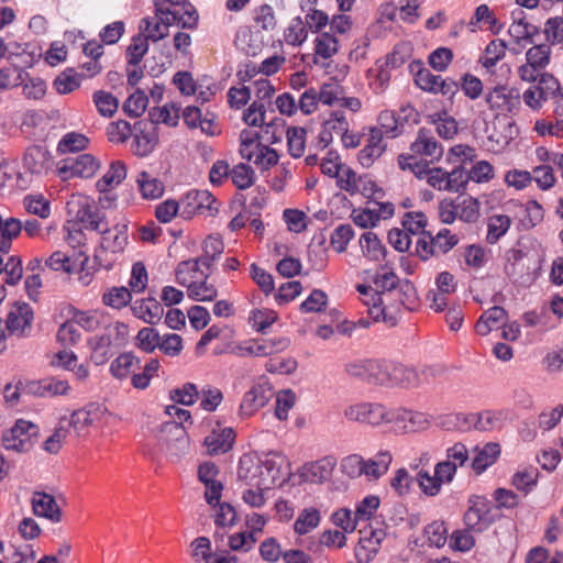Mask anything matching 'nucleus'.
<instances>
[{
    "label": "nucleus",
    "instance_id": "1",
    "mask_svg": "<svg viewBox=\"0 0 563 563\" xmlns=\"http://www.w3.org/2000/svg\"><path fill=\"white\" fill-rule=\"evenodd\" d=\"M467 503L468 507L463 521L465 527L473 532H484L500 518L493 503L485 496L472 495Z\"/></svg>",
    "mask_w": 563,
    "mask_h": 563
},
{
    "label": "nucleus",
    "instance_id": "2",
    "mask_svg": "<svg viewBox=\"0 0 563 563\" xmlns=\"http://www.w3.org/2000/svg\"><path fill=\"white\" fill-rule=\"evenodd\" d=\"M344 417L353 422L379 427L393 423L394 409H388L378 402L363 401L346 407L344 410Z\"/></svg>",
    "mask_w": 563,
    "mask_h": 563
},
{
    "label": "nucleus",
    "instance_id": "3",
    "mask_svg": "<svg viewBox=\"0 0 563 563\" xmlns=\"http://www.w3.org/2000/svg\"><path fill=\"white\" fill-rule=\"evenodd\" d=\"M378 385L415 388L420 385V375L412 367L382 360Z\"/></svg>",
    "mask_w": 563,
    "mask_h": 563
},
{
    "label": "nucleus",
    "instance_id": "4",
    "mask_svg": "<svg viewBox=\"0 0 563 563\" xmlns=\"http://www.w3.org/2000/svg\"><path fill=\"white\" fill-rule=\"evenodd\" d=\"M67 206L68 212L74 213L75 219L81 223L85 229L98 232L102 231L103 227H106L104 213L89 197L80 196L68 202Z\"/></svg>",
    "mask_w": 563,
    "mask_h": 563
},
{
    "label": "nucleus",
    "instance_id": "5",
    "mask_svg": "<svg viewBox=\"0 0 563 563\" xmlns=\"http://www.w3.org/2000/svg\"><path fill=\"white\" fill-rule=\"evenodd\" d=\"M38 434V427L30 421L19 419L15 424L2 435V444L7 450L27 452Z\"/></svg>",
    "mask_w": 563,
    "mask_h": 563
},
{
    "label": "nucleus",
    "instance_id": "6",
    "mask_svg": "<svg viewBox=\"0 0 563 563\" xmlns=\"http://www.w3.org/2000/svg\"><path fill=\"white\" fill-rule=\"evenodd\" d=\"M180 217L191 219L195 214H203L206 211L213 216L219 210V201L208 190H189L180 199Z\"/></svg>",
    "mask_w": 563,
    "mask_h": 563
},
{
    "label": "nucleus",
    "instance_id": "7",
    "mask_svg": "<svg viewBox=\"0 0 563 563\" xmlns=\"http://www.w3.org/2000/svg\"><path fill=\"white\" fill-rule=\"evenodd\" d=\"M357 291L363 297V302L368 307V314L378 321L382 317L385 322L395 325L397 323L398 306L385 305V298L371 286L357 285Z\"/></svg>",
    "mask_w": 563,
    "mask_h": 563
},
{
    "label": "nucleus",
    "instance_id": "8",
    "mask_svg": "<svg viewBox=\"0 0 563 563\" xmlns=\"http://www.w3.org/2000/svg\"><path fill=\"white\" fill-rule=\"evenodd\" d=\"M99 168L98 159L91 154H79L62 159L57 166L58 176L63 180L73 177L90 178Z\"/></svg>",
    "mask_w": 563,
    "mask_h": 563
},
{
    "label": "nucleus",
    "instance_id": "9",
    "mask_svg": "<svg viewBox=\"0 0 563 563\" xmlns=\"http://www.w3.org/2000/svg\"><path fill=\"white\" fill-rule=\"evenodd\" d=\"M485 103L489 110L516 114L520 109L521 98L517 89L497 86L485 93Z\"/></svg>",
    "mask_w": 563,
    "mask_h": 563
},
{
    "label": "nucleus",
    "instance_id": "10",
    "mask_svg": "<svg viewBox=\"0 0 563 563\" xmlns=\"http://www.w3.org/2000/svg\"><path fill=\"white\" fill-rule=\"evenodd\" d=\"M172 410H175V418L178 421L166 422L164 424V431L173 432L176 435L178 442H187L186 430L183 422H187L191 419V415L188 410L178 408L176 406H168L166 412L172 415ZM188 443H163L159 444V450H167L173 455H178L187 448Z\"/></svg>",
    "mask_w": 563,
    "mask_h": 563
},
{
    "label": "nucleus",
    "instance_id": "11",
    "mask_svg": "<svg viewBox=\"0 0 563 563\" xmlns=\"http://www.w3.org/2000/svg\"><path fill=\"white\" fill-rule=\"evenodd\" d=\"M274 396V390L264 377L260 378L249 391L245 393L240 405V413L242 416H252L263 408Z\"/></svg>",
    "mask_w": 563,
    "mask_h": 563
},
{
    "label": "nucleus",
    "instance_id": "12",
    "mask_svg": "<svg viewBox=\"0 0 563 563\" xmlns=\"http://www.w3.org/2000/svg\"><path fill=\"white\" fill-rule=\"evenodd\" d=\"M33 321V310L25 302H15L9 311L5 320V331L10 335L22 338L25 330L30 329Z\"/></svg>",
    "mask_w": 563,
    "mask_h": 563
},
{
    "label": "nucleus",
    "instance_id": "13",
    "mask_svg": "<svg viewBox=\"0 0 563 563\" xmlns=\"http://www.w3.org/2000/svg\"><path fill=\"white\" fill-rule=\"evenodd\" d=\"M382 360H354L345 364V373L355 379L378 385Z\"/></svg>",
    "mask_w": 563,
    "mask_h": 563
},
{
    "label": "nucleus",
    "instance_id": "14",
    "mask_svg": "<svg viewBox=\"0 0 563 563\" xmlns=\"http://www.w3.org/2000/svg\"><path fill=\"white\" fill-rule=\"evenodd\" d=\"M29 394L38 397H54L66 395L70 386L65 379H57L55 377H46L40 380L29 382L25 385Z\"/></svg>",
    "mask_w": 563,
    "mask_h": 563
},
{
    "label": "nucleus",
    "instance_id": "15",
    "mask_svg": "<svg viewBox=\"0 0 563 563\" xmlns=\"http://www.w3.org/2000/svg\"><path fill=\"white\" fill-rule=\"evenodd\" d=\"M393 423L405 432H417L424 429L429 424V421L427 416L422 412L398 408L394 409Z\"/></svg>",
    "mask_w": 563,
    "mask_h": 563
},
{
    "label": "nucleus",
    "instance_id": "16",
    "mask_svg": "<svg viewBox=\"0 0 563 563\" xmlns=\"http://www.w3.org/2000/svg\"><path fill=\"white\" fill-rule=\"evenodd\" d=\"M131 310L134 317L150 324L158 323L164 314L161 302L153 297L136 300Z\"/></svg>",
    "mask_w": 563,
    "mask_h": 563
},
{
    "label": "nucleus",
    "instance_id": "17",
    "mask_svg": "<svg viewBox=\"0 0 563 563\" xmlns=\"http://www.w3.org/2000/svg\"><path fill=\"white\" fill-rule=\"evenodd\" d=\"M32 507L36 516L45 517L53 522L62 520V511L55 498L43 492H35L32 497Z\"/></svg>",
    "mask_w": 563,
    "mask_h": 563
},
{
    "label": "nucleus",
    "instance_id": "18",
    "mask_svg": "<svg viewBox=\"0 0 563 563\" xmlns=\"http://www.w3.org/2000/svg\"><path fill=\"white\" fill-rule=\"evenodd\" d=\"M235 440V433L232 428H223L220 431L212 430L205 438V445L210 455H218L231 450Z\"/></svg>",
    "mask_w": 563,
    "mask_h": 563
},
{
    "label": "nucleus",
    "instance_id": "19",
    "mask_svg": "<svg viewBox=\"0 0 563 563\" xmlns=\"http://www.w3.org/2000/svg\"><path fill=\"white\" fill-rule=\"evenodd\" d=\"M261 473V459L251 454L240 457L238 478L247 486L258 489V474Z\"/></svg>",
    "mask_w": 563,
    "mask_h": 563
},
{
    "label": "nucleus",
    "instance_id": "20",
    "mask_svg": "<svg viewBox=\"0 0 563 563\" xmlns=\"http://www.w3.org/2000/svg\"><path fill=\"white\" fill-rule=\"evenodd\" d=\"M386 148V144L382 140V130L372 129L367 144L362 148L357 155L358 162L363 167L373 165Z\"/></svg>",
    "mask_w": 563,
    "mask_h": 563
},
{
    "label": "nucleus",
    "instance_id": "21",
    "mask_svg": "<svg viewBox=\"0 0 563 563\" xmlns=\"http://www.w3.org/2000/svg\"><path fill=\"white\" fill-rule=\"evenodd\" d=\"M98 232L102 234V246L106 250H110L112 253L123 252L128 244L126 224H117L112 229H109L108 223L106 222L103 230Z\"/></svg>",
    "mask_w": 563,
    "mask_h": 563
},
{
    "label": "nucleus",
    "instance_id": "22",
    "mask_svg": "<svg viewBox=\"0 0 563 563\" xmlns=\"http://www.w3.org/2000/svg\"><path fill=\"white\" fill-rule=\"evenodd\" d=\"M415 154L440 158L443 154L441 145L435 141L430 130L420 129L416 141L410 146Z\"/></svg>",
    "mask_w": 563,
    "mask_h": 563
},
{
    "label": "nucleus",
    "instance_id": "23",
    "mask_svg": "<svg viewBox=\"0 0 563 563\" xmlns=\"http://www.w3.org/2000/svg\"><path fill=\"white\" fill-rule=\"evenodd\" d=\"M507 319V311L500 306H494L484 311L475 324V331L479 335L488 334L493 329L500 328Z\"/></svg>",
    "mask_w": 563,
    "mask_h": 563
},
{
    "label": "nucleus",
    "instance_id": "24",
    "mask_svg": "<svg viewBox=\"0 0 563 563\" xmlns=\"http://www.w3.org/2000/svg\"><path fill=\"white\" fill-rule=\"evenodd\" d=\"M136 369H141V362L132 352L120 354L110 365V373L120 380L128 378L130 375H134Z\"/></svg>",
    "mask_w": 563,
    "mask_h": 563
},
{
    "label": "nucleus",
    "instance_id": "25",
    "mask_svg": "<svg viewBox=\"0 0 563 563\" xmlns=\"http://www.w3.org/2000/svg\"><path fill=\"white\" fill-rule=\"evenodd\" d=\"M126 177V167L121 161H114L110 164L107 173L97 181V189L104 194V199L110 200L108 192L111 188L121 184Z\"/></svg>",
    "mask_w": 563,
    "mask_h": 563
},
{
    "label": "nucleus",
    "instance_id": "26",
    "mask_svg": "<svg viewBox=\"0 0 563 563\" xmlns=\"http://www.w3.org/2000/svg\"><path fill=\"white\" fill-rule=\"evenodd\" d=\"M144 122H136L133 126L134 141L132 143L133 153L137 156H147L154 150L157 137L154 134L146 133L143 129Z\"/></svg>",
    "mask_w": 563,
    "mask_h": 563
},
{
    "label": "nucleus",
    "instance_id": "27",
    "mask_svg": "<svg viewBox=\"0 0 563 563\" xmlns=\"http://www.w3.org/2000/svg\"><path fill=\"white\" fill-rule=\"evenodd\" d=\"M500 454V445L498 443H487L484 448L478 449L472 462V467L476 474L483 473L488 466L493 465Z\"/></svg>",
    "mask_w": 563,
    "mask_h": 563
},
{
    "label": "nucleus",
    "instance_id": "28",
    "mask_svg": "<svg viewBox=\"0 0 563 563\" xmlns=\"http://www.w3.org/2000/svg\"><path fill=\"white\" fill-rule=\"evenodd\" d=\"M376 289L385 298V305H393L394 294L400 284L394 272L377 273L374 279Z\"/></svg>",
    "mask_w": 563,
    "mask_h": 563
},
{
    "label": "nucleus",
    "instance_id": "29",
    "mask_svg": "<svg viewBox=\"0 0 563 563\" xmlns=\"http://www.w3.org/2000/svg\"><path fill=\"white\" fill-rule=\"evenodd\" d=\"M201 282H191L187 286L188 297L195 301H212L218 296V290L212 284H208L209 273L201 272Z\"/></svg>",
    "mask_w": 563,
    "mask_h": 563
},
{
    "label": "nucleus",
    "instance_id": "30",
    "mask_svg": "<svg viewBox=\"0 0 563 563\" xmlns=\"http://www.w3.org/2000/svg\"><path fill=\"white\" fill-rule=\"evenodd\" d=\"M48 157V152L44 147L38 145L30 146L23 156L24 166L32 174H41L46 167Z\"/></svg>",
    "mask_w": 563,
    "mask_h": 563
},
{
    "label": "nucleus",
    "instance_id": "31",
    "mask_svg": "<svg viewBox=\"0 0 563 563\" xmlns=\"http://www.w3.org/2000/svg\"><path fill=\"white\" fill-rule=\"evenodd\" d=\"M136 183L144 199H157L164 194L163 183L145 170L137 175Z\"/></svg>",
    "mask_w": 563,
    "mask_h": 563
},
{
    "label": "nucleus",
    "instance_id": "32",
    "mask_svg": "<svg viewBox=\"0 0 563 563\" xmlns=\"http://www.w3.org/2000/svg\"><path fill=\"white\" fill-rule=\"evenodd\" d=\"M391 68H385L382 59H377L375 66L366 73L369 87L375 93H383L389 85Z\"/></svg>",
    "mask_w": 563,
    "mask_h": 563
},
{
    "label": "nucleus",
    "instance_id": "33",
    "mask_svg": "<svg viewBox=\"0 0 563 563\" xmlns=\"http://www.w3.org/2000/svg\"><path fill=\"white\" fill-rule=\"evenodd\" d=\"M393 300L398 301L399 306L409 311H415L419 307L417 290L410 280L400 282Z\"/></svg>",
    "mask_w": 563,
    "mask_h": 563
},
{
    "label": "nucleus",
    "instance_id": "34",
    "mask_svg": "<svg viewBox=\"0 0 563 563\" xmlns=\"http://www.w3.org/2000/svg\"><path fill=\"white\" fill-rule=\"evenodd\" d=\"M391 460V454L388 451L378 452L374 459L364 460L363 475L374 479L379 478L387 472Z\"/></svg>",
    "mask_w": 563,
    "mask_h": 563
},
{
    "label": "nucleus",
    "instance_id": "35",
    "mask_svg": "<svg viewBox=\"0 0 563 563\" xmlns=\"http://www.w3.org/2000/svg\"><path fill=\"white\" fill-rule=\"evenodd\" d=\"M339 52V41L338 38L329 33L322 32L314 40V53L313 63H318L317 56H320L324 59L331 58Z\"/></svg>",
    "mask_w": 563,
    "mask_h": 563
},
{
    "label": "nucleus",
    "instance_id": "36",
    "mask_svg": "<svg viewBox=\"0 0 563 563\" xmlns=\"http://www.w3.org/2000/svg\"><path fill=\"white\" fill-rule=\"evenodd\" d=\"M148 51V37L139 33L132 37L126 48L128 66H139Z\"/></svg>",
    "mask_w": 563,
    "mask_h": 563
},
{
    "label": "nucleus",
    "instance_id": "37",
    "mask_svg": "<svg viewBox=\"0 0 563 563\" xmlns=\"http://www.w3.org/2000/svg\"><path fill=\"white\" fill-rule=\"evenodd\" d=\"M511 219L506 214H494L488 218L487 236L489 244H495L508 231Z\"/></svg>",
    "mask_w": 563,
    "mask_h": 563
},
{
    "label": "nucleus",
    "instance_id": "38",
    "mask_svg": "<svg viewBox=\"0 0 563 563\" xmlns=\"http://www.w3.org/2000/svg\"><path fill=\"white\" fill-rule=\"evenodd\" d=\"M81 75L74 68H66L53 81V86L60 95H67L79 88Z\"/></svg>",
    "mask_w": 563,
    "mask_h": 563
},
{
    "label": "nucleus",
    "instance_id": "39",
    "mask_svg": "<svg viewBox=\"0 0 563 563\" xmlns=\"http://www.w3.org/2000/svg\"><path fill=\"white\" fill-rule=\"evenodd\" d=\"M363 253L373 261H379L385 257L386 249L380 240L373 232L364 233L360 239Z\"/></svg>",
    "mask_w": 563,
    "mask_h": 563
},
{
    "label": "nucleus",
    "instance_id": "40",
    "mask_svg": "<svg viewBox=\"0 0 563 563\" xmlns=\"http://www.w3.org/2000/svg\"><path fill=\"white\" fill-rule=\"evenodd\" d=\"M506 43L503 40H493L486 46L479 63L483 67L490 69L505 57Z\"/></svg>",
    "mask_w": 563,
    "mask_h": 563
},
{
    "label": "nucleus",
    "instance_id": "41",
    "mask_svg": "<svg viewBox=\"0 0 563 563\" xmlns=\"http://www.w3.org/2000/svg\"><path fill=\"white\" fill-rule=\"evenodd\" d=\"M335 466V460L331 456H327L322 460L311 463L307 467L308 477L312 482H324L328 481Z\"/></svg>",
    "mask_w": 563,
    "mask_h": 563
},
{
    "label": "nucleus",
    "instance_id": "42",
    "mask_svg": "<svg viewBox=\"0 0 563 563\" xmlns=\"http://www.w3.org/2000/svg\"><path fill=\"white\" fill-rule=\"evenodd\" d=\"M320 512L316 508L303 509L294 523L295 532L302 536L318 527Z\"/></svg>",
    "mask_w": 563,
    "mask_h": 563
},
{
    "label": "nucleus",
    "instance_id": "43",
    "mask_svg": "<svg viewBox=\"0 0 563 563\" xmlns=\"http://www.w3.org/2000/svg\"><path fill=\"white\" fill-rule=\"evenodd\" d=\"M161 367L157 358H151L142 368L141 373L131 376V385L136 389H145L150 386L151 379L157 375Z\"/></svg>",
    "mask_w": 563,
    "mask_h": 563
},
{
    "label": "nucleus",
    "instance_id": "44",
    "mask_svg": "<svg viewBox=\"0 0 563 563\" xmlns=\"http://www.w3.org/2000/svg\"><path fill=\"white\" fill-rule=\"evenodd\" d=\"M92 100L98 112L106 118H111L119 107L118 99L111 92L103 90L95 91Z\"/></svg>",
    "mask_w": 563,
    "mask_h": 563
},
{
    "label": "nucleus",
    "instance_id": "45",
    "mask_svg": "<svg viewBox=\"0 0 563 563\" xmlns=\"http://www.w3.org/2000/svg\"><path fill=\"white\" fill-rule=\"evenodd\" d=\"M538 95L543 98V101L552 100L558 93L563 91L559 80L549 73H542L536 86Z\"/></svg>",
    "mask_w": 563,
    "mask_h": 563
},
{
    "label": "nucleus",
    "instance_id": "46",
    "mask_svg": "<svg viewBox=\"0 0 563 563\" xmlns=\"http://www.w3.org/2000/svg\"><path fill=\"white\" fill-rule=\"evenodd\" d=\"M286 134L289 154L295 158L301 157L306 145V129L300 126L288 128Z\"/></svg>",
    "mask_w": 563,
    "mask_h": 563
},
{
    "label": "nucleus",
    "instance_id": "47",
    "mask_svg": "<svg viewBox=\"0 0 563 563\" xmlns=\"http://www.w3.org/2000/svg\"><path fill=\"white\" fill-rule=\"evenodd\" d=\"M89 139L80 133L69 132L65 134L57 145V151L62 154L79 152L88 146Z\"/></svg>",
    "mask_w": 563,
    "mask_h": 563
},
{
    "label": "nucleus",
    "instance_id": "48",
    "mask_svg": "<svg viewBox=\"0 0 563 563\" xmlns=\"http://www.w3.org/2000/svg\"><path fill=\"white\" fill-rule=\"evenodd\" d=\"M132 299L131 291L126 287H112L102 296V302L114 309L125 307Z\"/></svg>",
    "mask_w": 563,
    "mask_h": 563
},
{
    "label": "nucleus",
    "instance_id": "49",
    "mask_svg": "<svg viewBox=\"0 0 563 563\" xmlns=\"http://www.w3.org/2000/svg\"><path fill=\"white\" fill-rule=\"evenodd\" d=\"M230 176L234 186L241 190L250 188L255 180L253 168L244 163L234 166V168L230 170Z\"/></svg>",
    "mask_w": 563,
    "mask_h": 563
},
{
    "label": "nucleus",
    "instance_id": "50",
    "mask_svg": "<svg viewBox=\"0 0 563 563\" xmlns=\"http://www.w3.org/2000/svg\"><path fill=\"white\" fill-rule=\"evenodd\" d=\"M432 122L435 124L438 134L445 140L452 139L457 133V122L446 111L432 115Z\"/></svg>",
    "mask_w": 563,
    "mask_h": 563
},
{
    "label": "nucleus",
    "instance_id": "51",
    "mask_svg": "<svg viewBox=\"0 0 563 563\" xmlns=\"http://www.w3.org/2000/svg\"><path fill=\"white\" fill-rule=\"evenodd\" d=\"M29 74L13 65L0 69V88L9 89L23 85Z\"/></svg>",
    "mask_w": 563,
    "mask_h": 563
},
{
    "label": "nucleus",
    "instance_id": "52",
    "mask_svg": "<svg viewBox=\"0 0 563 563\" xmlns=\"http://www.w3.org/2000/svg\"><path fill=\"white\" fill-rule=\"evenodd\" d=\"M551 47L548 44H538L526 53L527 64L543 70L550 63Z\"/></svg>",
    "mask_w": 563,
    "mask_h": 563
},
{
    "label": "nucleus",
    "instance_id": "53",
    "mask_svg": "<svg viewBox=\"0 0 563 563\" xmlns=\"http://www.w3.org/2000/svg\"><path fill=\"white\" fill-rule=\"evenodd\" d=\"M279 470L273 460H261V473L258 474V490H266L276 484Z\"/></svg>",
    "mask_w": 563,
    "mask_h": 563
},
{
    "label": "nucleus",
    "instance_id": "54",
    "mask_svg": "<svg viewBox=\"0 0 563 563\" xmlns=\"http://www.w3.org/2000/svg\"><path fill=\"white\" fill-rule=\"evenodd\" d=\"M531 180L542 190H548L555 185L556 178L552 165L541 164L531 170Z\"/></svg>",
    "mask_w": 563,
    "mask_h": 563
},
{
    "label": "nucleus",
    "instance_id": "55",
    "mask_svg": "<svg viewBox=\"0 0 563 563\" xmlns=\"http://www.w3.org/2000/svg\"><path fill=\"white\" fill-rule=\"evenodd\" d=\"M424 537L430 547L441 548L448 539V529L444 521L435 520L424 528Z\"/></svg>",
    "mask_w": 563,
    "mask_h": 563
},
{
    "label": "nucleus",
    "instance_id": "56",
    "mask_svg": "<svg viewBox=\"0 0 563 563\" xmlns=\"http://www.w3.org/2000/svg\"><path fill=\"white\" fill-rule=\"evenodd\" d=\"M463 417V420L467 424H474L476 430L487 431L493 429L495 421L497 420L496 413L493 411H483L481 413H471L467 416L459 415L456 419L460 420Z\"/></svg>",
    "mask_w": 563,
    "mask_h": 563
},
{
    "label": "nucleus",
    "instance_id": "57",
    "mask_svg": "<svg viewBox=\"0 0 563 563\" xmlns=\"http://www.w3.org/2000/svg\"><path fill=\"white\" fill-rule=\"evenodd\" d=\"M147 102V96L137 89L123 103V111L131 118H139L146 110Z\"/></svg>",
    "mask_w": 563,
    "mask_h": 563
},
{
    "label": "nucleus",
    "instance_id": "58",
    "mask_svg": "<svg viewBox=\"0 0 563 563\" xmlns=\"http://www.w3.org/2000/svg\"><path fill=\"white\" fill-rule=\"evenodd\" d=\"M508 33L517 44L523 40L532 44L533 37L540 33V29L529 22H517L510 25Z\"/></svg>",
    "mask_w": 563,
    "mask_h": 563
},
{
    "label": "nucleus",
    "instance_id": "59",
    "mask_svg": "<svg viewBox=\"0 0 563 563\" xmlns=\"http://www.w3.org/2000/svg\"><path fill=\"white\" fill-rule=\"evenodd\" d=\"M378 130H382V136L385 134L388 137H396L401 133V126L399 125V119L396 117L394 111L384 110L378 115Z\"/></svg>",
    "mask_w": 563,
    "mask_h": 563
},
{
    "label": "nucleus",
    "instance_id": "60",
    "mask_svg": "<svg viewBox=\"0 0 563 563\" xmlns=\"http://www.w3.org/2000/svg\"><path fill=\"white\" fill-rule=\"evenodd\" d=\"M428 224L427 217L423 212H406L402 218V227L408 234H420L428 232L426 227Z\"/></svg>",
    "mask_w": 563,
    "mask_h": 563
},
{
    "label": "nucleus",
    "instance_id": "61",
    "mask_svg": "<svg viewBox=\"0 0 563 563\" xmlns=\"http://www.w3.org/2000/svg\"><path fill=\"white\" fill-rule=\"evenodd\" d=\"M416 482L423 494L427 496H437L441 492L442 485L437 475H431L429 471L420 470L416 475Z\"/></svg>",
    "mask_w": 563,
    "mask_h": 563
},
{
    "label": "nucleus",
    "instance_id": "62",
    "mask_svg": "<svg viewBox=\"0 0 563 563\" xmlns=\"http://www.w3.org/2000/svg\"><path fill=\"white\" fill-rule=\"evenodd\" d=\"M277 320V313L269 309H254L250 316V323L258 332H265Z\"/></svg>",
    "mask_w": 563,
    "mask_h": 563
},
{
    "label": "nucleus",
    "instance_id": "63",
    "mask_svg": "<svg viewBox=\"0 0 563 563\" xmlns=\"http://www.w3.org/2000/svg\"><path fill=\"white\" fill-rule=\"evenodd\" d=\"M353 236L354 230L351 224H340L331 234L330 243L336 252L342 253Z\"/></svg>",
    "mask_w": 563,
    "mask_h": 563
},
{
    "label": "nucleus",
    "instance_id": "64",
    "mask_svg": "<svg viewBox=\"0 0 563 563\" xmlns=\"http://www.w3.org/2000/svg\"><path fill=\"white\" fill-rule=\"evenodd\" d=\"M137 346L146 353H152L159 347L161 335L153 328H143L136 335Z\"/></svg>",
    "mask_w": 563,
    "mask_h": 563
}]
</instances>
